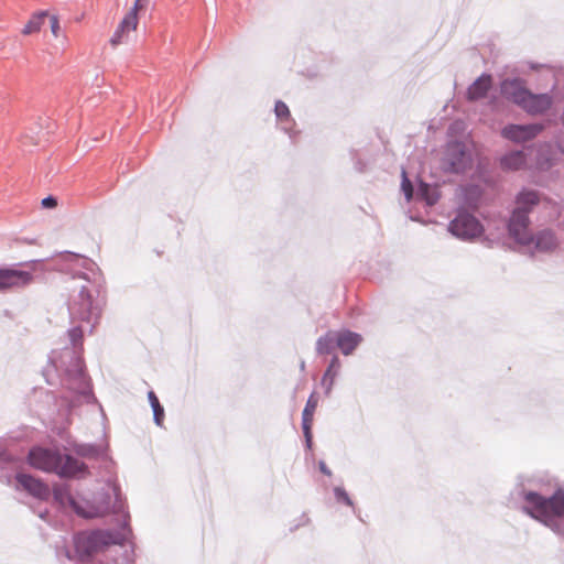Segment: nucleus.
Segmentation results:
<instances>
[{
  "label": "nucleus",
  "instance_id": "nucleus-1",
  "mask_svg": "<svg viewBox=\"0 0 564 564\" xmlns=\"http://www.w3.org/2000/svg\"><path fill=\"white\" fill-rule=\"evenodd\" d=\"M524 510L532 518L560 532L558 522L564 519V490L557 489L552 497L544 498L536 492L525 495Z\"/></svg>",
  "mask_w": 564,
  "mask_h": 564
},
{
  "label": "nucleus",
  "instance_id": "nucleus-2",
  "mask_svg": "<svg viewBox=\"0 0 564 564\" xmlns=\"http://www.w3.org/2000/svg\"><path fill=\"white\" fill-rule=\"evenodd\" d=\"M539 197L535 192H522L517 198L518 207L513 210L509 221V234L521 245H529L533 237L529 232L528 214L530 207L538 204Z\"/></svg>",
  "mask_w": 564,
  "mask_h": 564
},
{
  "label": "nucleus",
  "instance_id": "nucleus-3",
  "mask_svg": "<svg viewBox=\"0 0 564 564\" xmlns=\"http://www.w3.org/2000/svg\"><path fill=\"white\" fill-rule=\"evenodd\" d=\"M473 163L471 145L454 142L449 143L445 151L444 166L452 172H464Z\"/></svg>",
  "mask_w": 564,
  "mask_h": 564
},
{
  "label": "nucleus",
  "instance_id": "nucleus-4",
  "mask_svg": "<svg viewBox=\"0 0 564 564\" xmlns=\"http://www.w3.org/2000/svg\"><path fill=\"white\" fill-rule=\"evenodd\" d=\"M112 542V535L106 531L82 532L75 536L76 551L82 555H91Z\"/></svg>",
  "mask_w": 564,
  "mask_h": 564
},
{
  "label": "nucleus",
  "instance_id": "nucleus-5",
  "mask_svg": "<svg viewBox=\"0 0 564 564\" xmlns=\"http://www.w3.org/2000/svg\"><path fill=\"white\" fill-rule=\"evenodd\" d=\"M33 280V273L30 271L17 267H2L0 268V293L24 289Z\"/></svg>",
  "mask_w": 564,
  "mask_h": 564
},
{
  "label": "nucleus",
  "instance_id": "nucleus-6",
  "mask_svg": "<svg viewBox=\"0 0 564 564\" xmlns=\"http://www.w3.org/2000/svg\"><path fill=\"white\" fill-rule=\"evenodd\" d=\"M449 231L458 238L470 239L479 236L482 227L478 219L466 212H459L449 223Z\"/></svg>",
  "mask_w": 564,
  "mask_h": 564
},
{
  "label": "nucleus",
  "instance_id": "nucleus-7",
  "mask_svg": "<svg viewBox=\"0 0 564 564\" xmlns=\"http://www.w3.org/2000/svg\"><path fill=\"white\" fill-rule=\"evenodd\" d=\"M29 464L40 470L47 473H56L61 454L42 447H35L30 451L28 456Z\"/></svg>",
  "mask_w": 564,
  "mask_h": 564
},
{
  "label": "nucleus",
  "instance_id": "nucleus-8",
  "mask_svg": "<svg viewBox=\"0 0 564 564\" xmlns=\"http://www.w3.org/2000/svg\"><path fill=\"white\" fill-rule=\"evenodd\" d=\"M138 25L139 14L128 10L109 40L111 47L115 48L121 44L127 43L131 33L137 31Z\"/></svg>",
  "mask_w": 564,
  "mask_h": 564
},
{
  "label": "nucleus",
  "instance_id": "nucleus-9",
  "mask_svg": "<svg viewBox=\"0 0 564 564\" xmlns=\"http://www.w3.org/2000/svg\"><path fill=\"white\" fill-rule=\"evenodd\" d=\"M543 127L538 123L533 124H510L502 129L501 134L503 138L514 141L524 142L536 137Z\"/></svg>",
  "mask_w": 564,
  "mask_h": 564
},
{
  "label": "nucleus",
  "instance_id": "nucleus-10",
  "mask_svg": "<svg viewBox=\"0 0 564 564\" xmlns=\"http://www.w3.org/2000/svg\"><path fill=\"white\" fill-rule=\"evenodd\" d=\"M18 488L25 490L34 498L47 500L50 497V488L42 480L31 475L20 473L15 476Z\"/></svg>",
  "mask_w": 564,
  "mask_h": 564
},
{
  "label": "nucleus",
  "instance_id": "nucleus-11",
  "mask_svg": "<svg viewBox=\"0 0 564 564\" xmlns=\"http://www.w3.org/2000/svg\"><path fill=\"white\" fill-rule=\"evenodd\" d=\"M529 90L520 79H507L501 83V94L508 100L520 106L524 102Z\"/></svg>",
  "mask_w": 564,
  "mask_h": 564
},
{
  "label": "nucleus",
  "instance_id": "nucleus-12",
  "mask_svg": "<svg viewBox=\"0 0 564 564\" xmlns=\"http://www.w3.org/2000/svg\"><path fill=\"white\" fill-rule=\"evenodd\" d=\"M86 465L70 455H62L56 473L61 477H76L86 473Z\"/></svg>",
  "mask_w": 564,
  "mask_h": 564
},
{
  "label": "nucleus",
  "instance_id": "nucleus-13",
  "mask_svg": "<svg viewBox=\"0 0 564 564\" xmlns=\"http://www.w3.org/2000/svg\"><path fill=\"white\" fill-rule=\"evenodd\" d=\"M552 105V98L547 94L533 95L528 93L521 108L529 113H540L547 110Z\"/></svg>",
  "mask_w": 564,
  "mask_h": 564
},
{
  "label": "nucleus",
  "instance_id": "nucleus-14",
  "mask_svg": "<svg viewBox=\"0 0 564 564\" xmlns=\"http://www.w3.org/2000/svg\"><path fill=\"white\" fill-rule=\"evenodd\" d=\"M318 402H319V398H318L317 393L313 392L308 397L306 405L303 410L302 427H303V432H304V435H305L307 442H311V437H312L311 430H312L314 414L317 409Z\"/></svg>",
  "mask_w": 564,
  "mask_h": 564
},
{
  "label": "nucleus",
  "instance_id": "nucleus-15",
  "mask_svg": "<svg viewBox=\"0 0 564 564\" xmlns=\"http://www.w3.org/2000/svg\"><path fill=\"white\" fill-rule=\"evenodd\" d=\"M73 510L80 517L93 519L104 517L108 513V507L106 505H93L89 502H75Z\"/></svg>",
  "mask_w": 564,
  "mask_h": 564
},
{
  "label": "nucleus",
  "instance_id": "nucleus-16",
  "mask_svg": "<svg viewBox=\"0 0 564 564\" xmlns=\"http://www.w3.org/2000/svg\"><path fill=\"white\" fill-rule=\"evenodd\" d=\"M360 341L361 336L356 333L349 330L337 333V347L344 355L351 354Z\"/></svg>",
  "mask_w": 564,
  "mask_h": 564
},
{
  "label": "nucleus",
  "instance_id": "nucleus-17",
  "mask_svg": "<svg viewBox=\"0 0 564 564\" xmlns=\"http://www.w3.org/2000/svg\"><path fill=\"white\" fill-rule=\"evenodd\" d=\"M492 84L491 77L489 75L480 76L469 88L467 91L468 99L478 100L484 98L488 90L490 89Z\"/></svg>",
  "mask_w": 564,
  "mask_h": 564
},
{
  "label": "nucleus",
  "instance_id": "nucleus-18",
  "mask_svg": "<svg viewBox=\"0 0 564 564\" xmlns=\"http://www.w3.org/2000/svg\"><path fill=\"white\" fill-rule=\"evenodd\" d=\"M535 248L540 251H550L556 247V239L550 230L540 231L535 238H533Z\"/></svg>",
  "mask_w": 564,
  "mask_h": 564
},
{
  "label": "nucleus",
  "instance_id": "nucleus-19",
  "mask_svg": "<svg viewBox=\"0 0 564 564\" xmlns=\"http://www.w3.org/2000/svg\"><path fill=\"white\" fill-rule=\"evenodd\" d=\"M525 163L524 153L521 151L511 152L501 159V166L505 170L517 171Z\"/></svg>",
  "mask_w": 564,
  "mask_h": 564
},
{
  "label": "nucleus",
  "instance_id": "nucleus-20",
  "mask_svg": "<svg viewBox=\"0 0 564 564\" xmlns=\"http://www.w3.org/2000/svg\"><path fill=\"white\" fill-rule=\"evenodd\" d=\"M48 17V13L46 11H41L37 13H34L29 21L24 24L22 29L23 35H31L33 33H37L41 28L44 24L45 18Z\"/></svg>",
  "mask_w": 564,
  "mask_h": 564
},
{
  "label": "nucleus",
  "instance_id": "nucleus-21",
  "mask_svg": "<svg viewBox=\"0 0 564 564\" xmlns=\"http://www.w3.org/2000/svg\"><path fill=\"white\" fill-rule=\"evenodd\" d=\"M337 346V333L328 332L316 343V350L321 355H327Z\"/></svg>",
  "mask_w": 564,
  "mask_h": 564
},
{
  "label": "nucleus",
  "instance_id": "nucleus-22",
  "mask_svg": "<svg viewBox=\"0 0 564 564\" xmlns=\"http://www.w3.org/2000/svg\"><path fill=\"white\" fill-rule=\"evenodd\" d=\"M339 366H340L339 359H338V357L335 356L332 359L330 365L327 368V370L325 371L323 379H322V384L326 388V393H329L333 388L334 380L337 375V370L339 369Z\"/></svg>",
  "mask_w": 564,
  "mask_h": 564
},
{
  "label": "nucleus",
  "instance_id": "nucleus-23",
  "mask_svg": "<svg viewBox=\"0 0 564 564\" xmlns=\"http://www.w3.org/2000/svg\"><path fill=\"white\" fill-rule=\"evenodd\" d=\"M80 303L78 313L82 318H87L91 312L93 307V297L86 288H82L79 292Z\"/></svg>",
  "mask_w": 564,
  "mask_h": 564
},
{
  "label": "nucleus",
  "instance_id": "nucleus-24",
  "mask_svg": "<svg viewBox=\"0 0 564 564\" xmlns=\"http://www.w3.org/2000/svg\"><path fill=\"white\" fill-rule=\"evenodd\" d=\"M53 495L55 500H57L61 505L68 503L73 508L76 502L66 487H55Z\"/></svg>",
  "mask_w": 564,
  "mask_h": 564
},
{
  "label": "nucleus",
  "instance_id": "nucleus-25",
  "mask_svg": "<svg viewBox=\"0 0 564 564\" xmlns=\"http://www.w3.org/2000/svg\"><path fill=\"white\" fill-rule=\"evenodd\" d=\"M148 397L153 409L154 420L158 425H161L164 419V409L160 404L159 399L153 391H150Z\"/></svg>",
  "mask_w": 564,
  "mask_h": 564
},
{
  "label": "nucleus",
  "instance_id": "nucleus-26",
  "mask_svg": "<svg viewBox=\"0 0 564 564\" xmlns=\"http://www.w3.org/2000/svg\"><path fill=\"white\" fill-rule=\"evenodd\" d=\"M47 18L50 20V29L53 37L58 39L62 35L59 18L56 14H48Z\"/></svg>",
  "mask_w": 564,
  "mask_h": 564
},
{
  "label": "nucleus",
  "instance_id": "nucleus-27",
  "mask_svg": "<svg viewBox=\"0 0 564 564\" xmlns=\"http://www.w3.org/2000/svg\"><path fill=\"white\" fill-rule=\"evenodd\" d=\"M401 186H402V191L404 192L406 199L410 200L413 195V187H412L410 180L408 178L405 170L402 171V185Z\"/></svg>",
  "mask_w": 564,
  "mask_h": 564
},
{
  "label": "nucleus",
  "instance_id": "nucleus-28",
  "mask_svg": "<svg viewBox=\"0 0 564 564\" xmlns=\"http://www.w3.org/2000/svg\"><path fill=\"white\" fill-rule=\"evenodd\" d=\"M274 111L276 117L281 120L290 118L289 107L283 101H276Z\"/></svg>",
  "mask_w": 564,
  "mask_h": 564
},
{
  "label": "nucleus",
  "instance_id": "nucleus-29",
  "mask_svg": "<svg viewBox=\"0 0 564 564\" xmlns=\"http://www.w3.org/2000/svg\"><path fill=\"white\" fill-rule=\"evenodd\" d=\"M334 492H335V496L338 501H341V502L346 503L347 506H352V501L350 500V498H349L348 494L345 491V489L337 487V488H335Z\"/></svg>",
  "mask_w": 564,
  "mask_h": 564
},
{
  "label": "nucleus",
  "instance_id": "nucleus-30",
  "mask_svg": "<svg viewBox=\"0 0 564 564\" xmlns=\"http://www.w3.org/2000/svg\"><path fill=\"white\" fill-rule=\"evenodd\" d=\"M148 6V0H135L133 6L129 9V11L139 14L140 11H143Z\"/></svg>",
  "mask_w": 564,
  "mask_h": 564
},
{
  "label": "nucleus",
  "instance_id": "nucleus-31",
  "mask_svg": "<svg viewBox=\"0 0 564 564\" xmlns=\"http://www.w3.org/2000/svg\"><path fill=\"white\" fill-rule=\"evenodd\" d=\"M429 191H430V187L427 184H422L420 186V192L422 193V195L425 196V199L427 200L429 205H433L436 203V198L435 197H431L429 195Z\"/></svg>",
  "mask_w": 564,
  "mask_h": 564
},
{
  "label": "nucleus",
  "instance_id": "nucleus-32",
  "mask_svg": "<svg viewBox=\"0 0 564 564\" xmlns=\"http://www.w3.org/2000/svg\"><path fill=\"white\" fill-rule=\"evenodd\" d=\"M41 205L43 208H55L57 206V200L53 196H47L42 199Z\"/></svg>",
  "mask_w": 564,
  "mask_h": 564
},
{
  "label": "nucleus",
  "instance_id": "nucleus-33",
  "mask_svg": "<svg viewBox=\"0 0 564 564\" xmlns=\"http://www.w3.org/2000/svg\"><path fill=\"white\" fill-rule=\"evenodd\" d=\"M319 469L323 474L330 476V470L327 468L324 462L319 463Z\"/></svg>",
  "mask_w": 564,
  "mask_h": 564
}]
</instances>
